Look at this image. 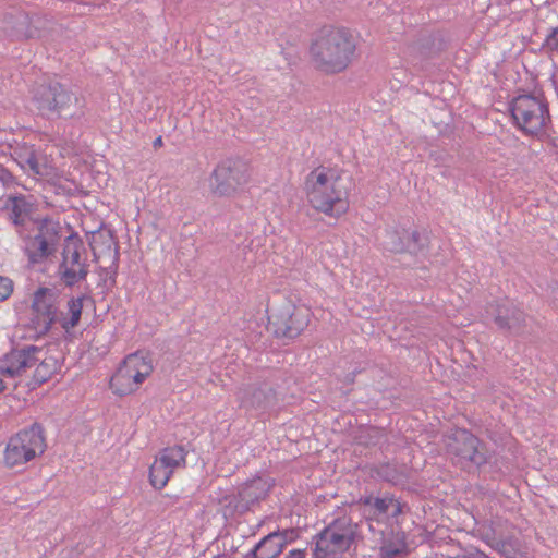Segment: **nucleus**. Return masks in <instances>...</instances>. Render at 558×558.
<instances>
[{"label": "nucleus", "mask_w": 558, "mask_h": 558, "mask_svg": "<svg viewBox=\"0 0 558 558\" xmlns=\"http://www.w3.org/2000/svg\"><path fill=\"white\" fill-rule=\"evenodd\" d=\"M352 178L337 166L320 165L303 182L306 205L316 215L338 220L350 209Z\"/></svg>", "instance_id": "f257e3e1"}, {"label": "nucleus", "mask_w": 558, "mask_h": 558, "mask_svg": "<svg viewBox=\"0 0 558 558\" xmlns=\"http://www.w3.org/2000/svg\"><path fill=\"white\" fill-rule=\"evenodd\" d=\"M310 59L315 70L326 75L344 72L357 57L354 33L343 26L322 27L310 45Z\"/></svg>", "instance_id": "f03ea898"}, {"label": "nucleus", "mask_w": 558, "mask_h": 558, "mask_svg": "<svg viewBox=\"0 0 558 558\" xmlns=\"http://www.w3.org/2000/svg\"><path fill=\"white\" fill-rule=\"evenodd\" d=\"M46 450L44 429L33 424L12 435L4 447L2 461L7 468H20L41 456Z\"/></svg>", "instance_id": "7ed1b4c3"}, {"label": "nucleus", "mask_w": 558, "mask_h": 558, "mask_svg": "<svg viewBox=\"0 0 558 558\" xmlns=\"http://www.w3.org/2000/svg\"><path fill=\"white\" fill-rule=\"evenodd\" d=\"M514 125L525 135L538 136L550 122L546 102L531 95L515 97L510 104Z\"/></svg>", "instance_id": "20e7f679"}, {"label": "nucleus", "mask_w": 558, "mask_h": 558, "mask_svg": "<svg viewBox=\"0 0 558 558\" xmlns=\"http://www.w3.org/2000/svg\"><path fill=\"white\" fill-rule=\"evenodd\" d=\"M356 527L350 518L335 520L318 535L315 558H340L350 551L355 542Z\"/></svg>", "instance_id": "39448f33"}, {"label": "nucleus", "mask_w": 558, "mask_h": 558, "mask_svg": "<svg viewBox=\"0 0 558 558\" xmlns=\"http://www.w3.org/2000/svg\"><path fill=\"white\" fill-rule=\"evenodd\" d=\"M153 369V361L148 354L142 352L130 354L111 377L110 388L116 395H130L140 388Z\"/></svg>", "instance_id": "423d86ee"}, {"label": "nucleus", "mask_w": 558, "mask_h": 558, "mask_svg": "<svg viewBox=\"0 0 558 558\" xmlns=\"http://www.w3.org/2000/svg\"><path fill=\"white\" fill-rule=\"evenodd\" d=\"M60 232L57 220L43 218L36 221V233L24 238V250L31 264H40L56 253Z\"/></svg>", "instance_id": "0eeeda50"}, {"label": "nucleus", "mask_w": 558, "mask_h": 558, "mask_svg": "<svg viewBox=\"0 0 558 558\" xmlns=\"http://www.w3.org/2000/svg\"><path fill=\"white\" fill-rule=\"evenodd\" d=\"M60 293L56 288L41 287L32 299L28 327L33 337H41L49 332L57 323Z\"/></svg>", "instance_id": "6e6552de"}, {"label": "nucleus", "mask_w": 558, "mask_h": 558, "mask_svg": "<svg viewBox=\"0 0 558 558\" xmlns=\"http://www.w3.org/2000/svg\"><path fill=\"white\" fill-rule=\"evenodd\" d=\"M310 316V307L288 299L271 310L268 320L278 337L294 338L307 327Z\"/></svg>", "instance_id": "1a4fd4ad"}, {"label": "nucleus", "mask_w": 558, "mask_h": 558, "mask_svg": "<svg viewBox=\"0 0 558 558\" xmlns=\"http://www.w3.org/2000/svg\"><path fill=\"white\" fill-rule=\"evenodd\" d=\"M251 179L248 165L241 160H226L217 165L210 175V191L215 196L234 195Z\"/></svg>", "instance_id": "9d476101"}, {"label": "nucleus", "mask_w": 558, "mask_h": 558, "mask_svg": "<svg viewBox=\"0 0 558 558\" xmlns=\"http://www.w3.org/2000/svg\"><path fill=\"white\" fill-rule=\"evenodd\" d=\"M447 453L461 466L469 463L481 465L485 462L480 440L466 429H456L446 437Z\"/></svg>", "instance_id": "9b49d317"}, {"label": "nucleus", "mask_w": 558, "mask_h": 558, "mask_svg": "<svg viewBox=\"0 0 558 558\" xmlns=\"http://www.w3.org/2000/svg\"><path fill=\"white\" fill-rule=\"evenodd\" d=\"M43 353V349L28 345L23 349L12 350L0 361V392L10 385L8 380L22 375L28 368L35 366Z\"/></svg>", "instance_id": "f8f14e48"}, {"label": "nucleus", "mask_w": 558, "mask_h": 558, "mask_svg": "<svg viewBox=\"0 0 558 558\" xmlns=\"http://www.w3.org/2000/svg\"><path fill=\"white\" fill-rule=\"evenodd\" d=\"M185 457V450L181 446L161 450L149 469L150 484L157 489H162L174 471L184 466Z\"/></svg>", "instance_id": "ddd939ff"}, {"label": "nucleus", "mask_w": 558, "mask_h": 558, "mask_svg": "<svg viewBox=\"0 0 558 558\" xmlns=\"http://www.w3.org/2000/svg\"><path fill=\"white\" fill-rule=\"evenodd\" d=\"M185 457V450L181 446L161 450L149 469L150 484L157 489H162L174 471L184 466Z\"/></svg>", "instance_id": "4468645a"}, {"label": "nucleus", "mask_w": 558, "mask_h": 558, "mask_svg": "<svg viewBox=\"0 0 558 558\" xmlns=\"http://www.w3.org/2000/svg\"><path fill=\"white\" fill-rule=\"evenodd\" d=\"M185 457V450L181 446L161 450L149 469L150 484L157 489H162L174 471L184 466Z\"/></svg>", "instance_id": "2eb2a0df"}, {"label": "nucleus", "mask_w": 558, "mask_h": 558, "mask_svg": "<svg viewBox=\"0 0 558 558\" xmlns=\"http://www.w3.org/2000/svg\"><path fill=\"white\" fill-rule=\"evenodd\" d=\"M185 457V450L181 446L161 450L149 469L150 484L157 489H162L174 471L184 466Z\"/></svg>", "instance_id": "dca6fc26"}, {"label": "nucleus", "mask_w": 558, "mask_h": 558, "mask_svg": "<svg viewBox=\"0 0 558 558\" xmlns=\"http://www.w3.org/2000/svg\"><path fill=\"white\" fill-rule=\"evenodd\" d=\"M61 272L64 279H84L87 275L85 246L78 235L65 239Z\"/></svg>", "instance_id": "f3484780"}, {"label": "nucleus", "mask_w": 558, "mask_h": 558, "mask_svg": "<svg viewBox=\"0 0 558 558\" xmlns=\"http://www.w3.org/2000/svg\"><path fill=\"white\" fill-rule=\"evenodd\" d=\"M99 276L112 278L117 272L118 247L113 238L108 233L94 234L90 241Z\"/></svg>", "instance_id": "a211bd4d"}, {"label": "nucleus", "mask_w": 558, "mask_h": 558, "mask_svg": "<svg viewBox=\"0 0 558 558\" xmlns=\"http://www.w3.org/2000/svg\"><path fill=\"white\" fill-rule=\"evenodd\" d=\"M486 318L493 320L501 330L518 333L525 325V314L512 302L505 300L490 304L486 308Z\"/></svg>", "instance_id": "6ab92c4d"}, {"label": "nucleus", "mask_w": 558, "mask_h": 558, "mask_svg": "<svg viewBox=\"0 0 558 558\" xmlns=\"http://www.w3.org/2000/svg\"><path fill=\"white\" fill-rule=\"evenodd\" d=\"M86 303H90V298L85 294L72 296L66 301L65 306L58 312L57 323L66 333L78 326Z\"/></svg>", "instance_id": "aec40b11"}, {"label": "nucleus", "mask_w": 558, "mask_h": 558, "mask_svg": "<svg viewBox=\"0 0 558 558\" xmlns=\"http://www.w3.org/2000/svg\"><path fill=\"white\" fill-rule=\"evenodd\" d=\"M362 501L365 507L364 511L377 521L397 517L402 512L401 504L391 496L366 497Z\"/></svg>", "instance_id": "412c9836"}, {"label": "nucleus", "mask_w": 558, "mask_h": 558, "mask_svg": "<svg viewBox=\"0 0 558 558\" xmlns=\"http://www.w3.org/2000/svg\"><path fill=\"white\" fill-rule=\"evenodd\" d=\"M286 535L282 533H269L260 539L252 550L254 558H276L286 545Z\"/></svg>", "instance_id": "4be33fe9"}, {"label": "nucleus", "mask_w": 558, "mask_h": 558, "mask_svg": "<svg viewBox=\"0 0 558 558\" xmlns=\"http://www.w3.org/2000/svg\"><path fill=\"white\" fill-rule=\"evenodd\" d=\"M268 489V483L262 477H256L246 482L240 489V498H242L243 502L246 504V510H248L252 504L263 498L267 494Z\"/></svg>", "instance_id": "5701e85b"}, {"label": "nucleus", "mask_w": 558, "mask_h": 558, "mask_svg": "<svg viewBox=\"0 0 558 558\" xmlns=\"http://www.w3.org/2000/svg\"><path fill=\"white\" fill-rule=\"evenodd\" d=\"M19 162L22 168H28L37 177L46 178L53 173V168L48 160L43 156L36 155L34 151H29L25 156L20 155Z\"/></svg>", "instance_id": "b1692460"}, {"label": "nucleus", "mask_w": 558, "mask_h": 558, "mask_svg": "<svg viewBox=\"0 0 558 558\" xmlns=\"http://www.w3.org/2000/svg\"><path fill=\"white\" fill-rule=\"evenodd\" d=\"M215 499L220 505L226 518L246 511V504L240 498V490L238 494L220 490L216 493Z\"/></svg>", "instance_id": "393cba45"}, {"label": "nucleus", "mask_w": 558, "mask_h": 558, "mask_svg": "<svg viewBox=\"0 0 558 558\" xmlns=\"http://www.w3.org/2000/svg\"><path fill=\"white\" fill-rule=\"evenodd\" d=\"M33 205L24 196H12L5 202L10 218L14 225H23L32 211Z\"/></svg>", "instance_id": "a878e982"}, {"label": "nucleus", "mask_w": 558, "mask_h": 558, "mask_svg": "<svg viewBox=\"0 0 558 558\" xmlns=\"http://www.w3.org/2000/svg\"><path fill=\"white\" fill-rule=\"evenodd\" d=\"M241 402L246 408L267 409L274 403V393L270 389L256 388L245 392Z\"/></svg>", "instance_id": "bb28decb"}, {"label": "nucleus", "mask_w": 558, "mask_h": 558, "mask_svg": "<svg viewBox=\"0 0 558 558\" xmlns=\"http://www.w3.org/2000/svg\"><path fill=\"white\" fill-rule=\"evenodd\" d=\"M53 84H39L32 89V102L40 112L51 111Z\"/></svg>", "instance_id": "cd10ccee"}, {"label": "nucleus", "mask_w": 558, "mask_h": 558, "mask_svg": "<svg viewBox=\"0 0 558 558\" xmlns=\"http://www.w3.org/2000/svg\"><path fill=\"white\" fill-rule=\"evenodd\" d=\"M76 98L72 93H70L62 85L56 83L53 84V96L51 98V111L50 112H61L65 109H69L72 105L73 100Z\"/></svg>", "instance_id": "c85d7f7f"}, {"label": "nucleus", "mask_w": 558, "mask_h": 558, "mask_svg": "<svg viewBox=\"0 0 558 558\" xmlns=\"http://www.w3.org/2000/svg\"><path fill=\"white\" fill-rule=\"evenodd\" d=\"M45 352L39 355V364L34 372V379L37 383H45L56 371V361L52 357H45Z\"/></svg>", "instance_id": "c756f323"}, {"label": "nucleus", "mask_w": 558, "mask_h": 558, "mask_svg": "<svg viewBox=\"0 0 558 558\" xmlns=\"http://www.w3.org/2000/svg\"><path fill=\"white\" fill-rule=\"evenodd\" d=\"M427 235L421 231L411 232L405 240L407 250L412 254H417L427 247Z\"/></svg>", "instance_id": "7c9ffc66"}, {"label": "nucleus", "mask_w": 558, "mask_h": 558, "mask_svg": "<svg viewBox=\"0 0 558 558\" xmlns=\"http://www.w3.org/2000/svg\"><path fill=\"white\" fill-rule=\"evenodd\" d=\"M404 549V543L401 539H396L393 542L385 539L380 547L381 554L392 558Z\"/></svg>", "instance_id": "2f4dec72"}, {"label": "nucleus", "mask_w": 558, "mask_h": 558, "mask_svg": "<svg viewBox=\"0 0 558 558\" xmlns=\"http://www.w3.org/2000/svg\"><path fill=\"white\" fill-rule=\"evenodd\" d=\"M13 292L12 281H0V302L7 300Z\"/></svg>", "instance_id": "473e14b6"}, {"label": "nucleus", "mask_w": 558, "mask_h": 558, "mask_svg": "<svg viewBox=\"0 0 558 558\" xmlns=\"http://www.w3.org/2000/svg\"><path fill=\"white\" fill-rule=\"evenodd\" d=\"M286 558H305V553L301 549H294L291 550Z\"/></svg>", "instance_id": "72a5a7b5"}, {"label": "nucleus", "mask_w": 558, "mask_h": 558, "mask_svg": "<svg viewBox=\"0 0 558 558\" xmlns=\"http://www.w3.org/2000/svg\"><path fill=\"white\" fill-rule=\"evenodd\" d=\"M162 146V137L161 136H158L157 138H155L154 141V147L155 148H158V147H161Z\"/></svg>", "instance_id": "f704fd0d"}, {"label": "nucleus", "mask_w": 558, "mask_h": 558, "mask_svg": "<svg viewBox=\"0 0 558 558\" xmlns=\"http://www.w3.org/2000/svg\"><path fill=\"white\" fill-rule=\"evenodd\" d=\"M470 558H489V557L486 556L484 553L477 551V553L471 555Z\"/></svg>", "instance_id": "c9c22d12"}, {"label": "nucleus", "mask_w": 558, "mask_h": 558, "mask_svg": "<svg viewBox=\"0 0 558 558\" xmlns=\"http://www.w3.org/2000/svg\"><path fill=\"white\" fill-rule=\"evenodd\" d=\"M549 37L558 40V26L553 28Z\"/></svg>", "instance_id": "e433bc0d"}, {"label": "nucleus", "mask_w": 558, "mask_h": 558, "mask_svg": "<svg viewBox=\"0 0 558 558\" xmlns=\"http://www.w3.org/2000/svg\"><path fill=\"white\" fill-rule=\"evenodd\" d=\"M502 553L507 554V549H506V543H502L501 544V549H500Z\"/></svg>", "instance_id": "4c0bfd02"}, {"label": "nucleus", "mask_w": 558, "mask_h": 558, "mask_svg": "<svg viewBox=\"0 0 558 558\" xmlns=\"http://www.w3.org/2000/svg\"><path fill=\"white\" fill-rule=\"evenodd\" d=\"M2 279H3V277L0 276V280H2Z\"/></svg>", "instance_id": "58836bf2"}]
</instances>
